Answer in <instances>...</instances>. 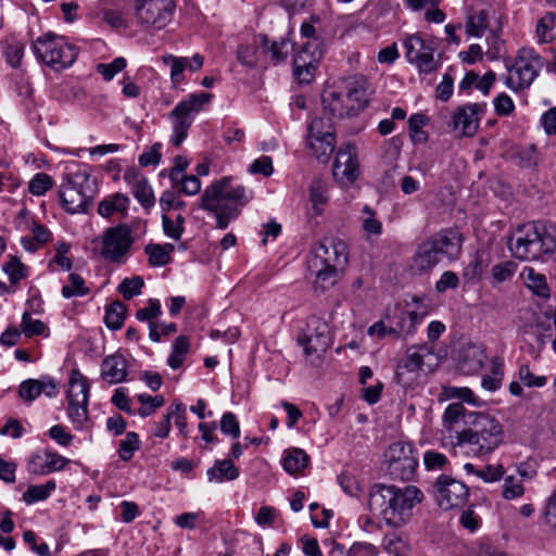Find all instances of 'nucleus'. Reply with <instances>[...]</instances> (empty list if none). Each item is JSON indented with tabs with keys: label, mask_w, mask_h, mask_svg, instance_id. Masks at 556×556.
I'll list each match as a JSON object with an SVG mask.
<instances>
[{
	"label": "nucleus",
	"mask_w": 556,
	"mask_h": 556,
	"mask_svg": "<svg viewBox=\"0 0 556 556\" xmlns=\"http://www.w3.org/2000/svg\"><path fill=\"white\" fill-rule=\"evenodd\" d=\"M62 184L90 199H93L97 192L96 181L91 177V168L86 164L71 163L67 165Z\"/></svg>",
	"instance_id": "obj_21"
},
{
	"label": "nucleus",
	"mask_w": 556,
	"mask_h": 556,
	"mask_svg": "<svg viewBox=\"0 0 556 556\" xmlns=\"http://www.w3.org/2000/svg\"><path fill=\"white\" fill-rule=\"evenodd\" d=\"M59 194L63 208L70 214L85 212L92 201V199L64 184L61 185Z\"/></svg>",
	"instance_id": "obj_29"
},
{
	"label": "nucleus",
	"mask_w": 556,
	"mask_h": 556,
	"mask_svg": "<svg viewBox=\"0 0 556 556\" xmlns=\"http://www.w3.org/2000/svg\"><path fill=\"white\" fill-rule=\"evenodd\" d=\"M298 341L306 355L325 352L330 345L329 327L324 320L311 317Z\"/></svg>",
	"instance_id": "obj_17"
},
{
	"label": "nucleus",
	"mask_w": 556,
	"mask_h": 556,
	"mask_svg": "<svg viewBox=\"0 0 556 556\" xmlns=\"http://www.w3.org/2000/svg\"><path fill=\"white\" fill-rule=\"evenodd\" d=\"M220 430L224 434L229 435L232 439L240 437V424L237 416L231 412L223 414L220 419Z\"/></svg>",
	"instance_id": "obj_61"
},
{
	"label": "nucleus",
	"mask_w": 556,
	"mask_h": 556,
	"mask_svg": "<svg viewBox=\"0 0 556 556\" xmlns=\"http://www.w3.org/2000/svg\"><path fill=\"white\" fill-rule=\"evenodd\" d=\"M21 328L26 337L39 336L46 330L45 324L39 319H34L28 312L22 316Z\"/></svg>",
	"instance_id": "obj_59"
},
{
	"label": "nucleus",
	"mask_w": 556,
	"mask_h": 556,
	"mask_svg": "<svg viewBox=\"0 0 556 556\" xmlns=\"http://www.w3.org/2000/svg\"><path fill=\"white\" fill-rule=\"evenodd\" d=\"M256 43L261 45L263 53L274 66L280 65L288 58L291 50L290 41L285 38L270 40L267 36L260 35Z\"/></svg>",
	"instance_id": "obj_28"
},
{
	"label": "nucleus",
	"mask_w": 556,
	"mask_h": 556,
	"mask_svg": "<svg viewBox=\"0 0 556 556\" xmlns=\"http://www.w3.org/2000/svg\"><path fill=\"white\" fill-rule=\"evenodd\" d=\"M516 156L519 160L520 164L528 168L535 167L539 162V152L536 148L532 144L519 148L518 151L516 152Z\"/></svg>",
	"instance_id": "obj_63"
},
{
	"label": "nucleus",
	"mask_w": 556,
	"mask_h": 556,
	"mask_svg": "<svg viewBox=\"0 0 556 556\" xmlns=\"http://www.w3.org/2000/svg\"><path fill=\"white\" fill-rule=\"evenodd\" d=\"M101 255L112 263L125 262L134 243L130 228L126 224L109 227L102 236Z\"/></svg>",
	"instance_id": "obj_12"
},
{
	"label": "nucleus",
	"mask_w": 556,
	"mask_h": 556,
	"mask_svg": "<svg viewBox=\"0 0 556 556\" xmlns=\"http://www.w3.org/2000/svg\"><path fill=\"white\" fill-rule=\"evenodd\" d=\"M126 315V306L119 302L115 301L110 304L106 308L104 321L105 325L113 330H117L122 328Z\"/></svg>",
	"instance_id": "obj_46"
},
{
	"label": "nucleus",
	"mask_w": 556,
	"mask_h": 556,
	"mask_svg": "<svg viewBox=\"0 0 556 556\" xmlns=\"http://www.w3.org/2000/svg\"><path fill=\"white\" fill-rule=\"evenodd\" d=\"M162 65L170 67V70H199L204 65V58L199 53L190 59L164 55L162 56Z\"/></svg>",
	"instance_id": "obj_37"
},
{
	"label": "nucleus",
	"mask_w": 556,
	"mask_h": 556,
	"mask_svg": "<svg viewBox=\"0 0 556 556\" xmlns=\"http://www.w3.org/2000/svg\"><path fill=\"white\" fill-rule=\"evenodd\" d=\"M308 464L307 454L301 448H292L286 452L283 468L290 475L300 473Z\"/></svg>",
	"instance_id": "obj_38"
},
{
	"label": "nucleus",
	"mask_w": 556,
	"mask_h": 556,
	"mask_svg": "<svg viewBox=\"0 0 556 556\" xmlns=\"http://www.w3.org/2000/svg\"><path fill=\"white\" fill-rule=\"evenodd\" d=\"M3 270L9 276L12 285L20 282L27 277V267L16 256H11L8 262L3 264Z\"/></svg>",
	"instance_id": "obj_50"
},
{
	"label": "nucleus",
	"mask_w": 556,
	"mask_h": 556,
	"mask_svg": "<svg viewBox=\"0 0 556 556\" xmlns=\"http://www.w3.org/2000/svg\"><path fill=\"white\" fill-rule=\"evenodd\" d=\"M526 279L528 287L538 295L546 298L548 296V287L546 283L545 276L536 273L531 267L525 268Z\"/></svg>",
	"instance_id": "obj_48"
},
{
	"label": "nucleus",
	"mask_w": 556,
	"mask_h": 556,
	"mask_svg": "<svg viewBox=\"0 0 556 556\" xmlns=\"http://www.w3.org/2000/svg\"><path fill=\"white\" fill-rule=\"evenodd\" d=\"M362 230L366 233L367 238L378 237L382 233V223L376 217V213L365 205L361 216Z\"/></svg>",
	"instance_id": "obj_42"
},
{
	"label": "nucleus",
	"mask_w": 556,
	"mask_h": 556,
	"mask_svg": "<svg viewBox=\"0 0 556 556\" xmlns=\"http://www.w3.org/2000/svg\"><path fill=\"white\" fill-rule=\"evenodd\" d=\"M309 200L316 214H321L328 201L327 186L320 179H314L309 186Z\"/></svg>",
	"instance_id": "obj_44"
},
{
	"label": "nucleus",
	"mask_w": 556,
	"mask_h": 556,
	"mask_svg": "<svg viewBox=\"0 0 556 556\" xmlns=\"http://www.w3.org/2000/svg\"><path fill=\"white\" fill-rule=\"evenodd\" d=\"M444 393L448 399H458L471 405H479V400L467 387H446Z\"/></svg>",
	"instance_id": "obj_62"
},
{
	"label": "nucleus",
	"mask_w": 556,
	"mask_h": 556,
	"mask_svg": "<svg viewBox=\"0 0 556 556\" xmlns=\"http://www.w3.org/2000/svg\"><path fill=\"white\" fill-rule=\"evenodd\" d=\"M488 27V12L480 10L468 17L466 30L470 36L480 37Z\"/></svg>",
	"instance_id": "obj_51"
},
{
	"label": "nucleus",
	"mask_w": 556,
	"mask_h": 556,
	"mask_svg": "<svg viewBox=\"0 0 556 556\" xmlns=\"http://www.w3.org/2000/svg\"><path fill=\"white\" fill-rule=\"evenodd\" d=\"M519 379L528 388H542L547 382V378L545 376H535L527 365H522L519 368Z\"/></svg>",
	"instance_id": "obj_64"
},
{
	"label": "nucleus",
	"mask_w": 556,
	"mask_h": 556,
	"mask_svg": "<svg viewBox=\"0 0 556 556\" xmlns=\"http://www.w3.org/2000/svg\"><path fill=\"white\" fill-rule=\"evenodd\" d=\"M144 281L140 276L125 278L118 286V292L125 300H130L141 293Z\"/></svg>",
	"instance_id": "obj_56"
},
{
	"label": "nucleus",
	"mask_w": 556,
	"mask_h": 556,
	"mask_svg": "<svg viewBox=\"0 0 556 556\" xmlns=\"http://www.w3.org/2000/svg\"><path fill=\"white\" fill-rule=\"evenodd\" d=\"M26 469L33 476L50 475L48 464V450L33 453L27 460Z\"/></svg>",
	"instance_id": "obj_45"
},
{
	"label": "nucleus",
	"mask_w": 556,
	"mask_h": 556,
	"mask_svg": "<svg viewBox=\"0 0 556 556\" xmlns=\"http://www.w3.org/2000/svg\"><path fill=\"white\" fill-rule=\"evenodd\" d=\"M89 394L90 383L88 379L78 369H73L66 391V414L77 430L84 429L88 420Z\"/></svg>",
	"instance_id": "obj_8"
},
{
	"label": "nucleus",
	"mask_w": 556,
	"mask_h": 556,
	"mask_svg": "<svg viewBox=\"0 0 556 556\" xmlns=\"http://www.w3.org/2000/svg\"><path fill=\"white\" fill-rule=\"evenodd\" d=\"M139 447V435L132 431L127 432L126 437L119 442L118 456L122 460L127 462Z\"/></svg>",
	"instance_id": "obj_53"
},
{
	"label": "nucleus",
	"mask_w": 556,
	"mask_h": 556,
	"mask_svg": "<svg viewBox=\"0 0 556 556\" xmlns=\"http://www.w3.org/2000/svg\"><path fill=\"white\" fill-rule=\"evenodd\" d=\"M311 43H306L300 53L298 54V58L295 60V68L294 70H315L316 68V62L321 58V50H319L317 47L314 48V51L311 52Z\"/></svg>",
	"instance_id": "obj_47"
},
{
	"label": "nucleus",
	"mask_w": 556,
	"mask_h": 556,
	"mask_svg": "<svg viewBox=\"0 0 556 556\" xmlns=\"http://www.w3.org/2000/svg\"><path fill=\"white\" fill-rule=\"evenodd\" d=\"M491 372L482 378L481 386L489 392L497 391L504 377V361L498 356L491 358Z\"/></svg>",
	"instance_id": "obj_36"
},
{
	"label": "nucleus",
	"mask_w": 556,
	"mask_h": 556,
	"mask_svg": "<svg viewBox=\"0 0 556 556\" xmlns=\"http://www.w3.org/2000/svg\"><path fill=\"white\" fill-rule=\"evenodd\" d=\"M130 200L126 194L114 193L105 197L98 205V213L102 217H110L114 213L126 214Z\"/></svg>",
	"instance_id": "obj_33"
},
{
	"label": "nucleus",
	"mask_w": 556,
	"mask_h": 556,
	"mask_svg": "<svg viewBox=\"0 0 556 556\" xmlns=\"http://www.w3.org/2000/svg\"><path fill=\"white\" fill-rule=\"evenodd\" d=\"M386 552L393 556H408L409 548L407 543L396 533H389L383 539Z\"/></svg>",
	"instance_id": "obj_49"
},
{
	"label": "nucleus",
	"mask_w": 556,
	"mask_h": 556,
	"mask_svg": "<svg viewBox=\"0 0 556 556\" xmlns=\"http://www.w3.org/2000/svg\"><path fill=\"white\" fill-rule=\"evenodd\" d=\"M425 498L421 490L415 485L375 484L369 492V508L377 513L392 528L409 522L414 508Z\"/></svg>",
	"instance_id": "obj_2"
},
{
	"label": "nucleus",
	"mask_w": 556,
	"mask_h": 556,
	"mask_svg": "<svg viewBox=\"0 0 556 556\" xmlns=\"http://www.w3.org/2000/svg\"><path fill=\"white\" fill-rule=\"evenodd\" d=\"M90 289L87 287L85 279L76 273H71L67 277V283L62 288V296L65 299L81 298L87 295Z\"/></svg>",
	"instance_id": "obj_39"
},
{
	"label": "nucleus",
	"mask_w": 556,
	"mask_h": 556,
	"mask_svg": "<svg viewBox=\"0 0 556 556\" xmlns=\"http://www.w3.org/2000/svg\"><path fill=\"white\" fill-rule=\"evenodd\" d=\"M349 260L348 245L339 238H325L311 251L307 263L342 269Z\"/></svg>",
	"instance_id": "obj_13"
},
{
	"label": "nucleus",
	"mask_w": 556,
	"mask_h": 556,
	"mask_svg": "<svg viewBox=\"0 0 556 556\" xmlns=\"http://www.w3.org/2000/svg\"><path fill=\"white\" fill-rule=\"evenodd\" d=\"M53 187V179L46 173H37L28 184V191L36 195H43Z\"/></svg>",
	"instance_id": "obj_57"
},
{
	"label": "nucleus",
	"mask_w": 556,
	"mask_h": 556,
	"mask_svg": "<svg viewBox=\"0 0 556 556\" xmlns=\"http://www.w3.org/2000/svg\"><path fill=\"white\" fill-rule=\"evenodd\" d=\"M41 393L47 397L58 395V383L52 377L42 376L40 379H27L20 384L18 395L25 402L35 401Z\"/></svg>",
	"instance_id": "obj_23"
},
{
	"label": "nucleus",
	"mask_w": 556,
	"mask_h": 556,
	"mask_svg": "<svg viewBox=\"0 0 556 556\" xmlns=\"http://www.w3.org/2000/svg\"><path fill=\"white\" fill-rule=\"evenodd\" d=\"M513 255L521 261H535L556 250V227L533 222L517 227L508 241Z\"/></svg>",
	"instance_id": "obj_4"
},
{
	"label": "nucleus",
	"mask_w": 556,
	"mask_h": 556,
	"mask_svg": "<svg viewBox=\"0 0 556 556\" xmlns=\"http://www.w3.org/2000/svg\"><path fill=\"white\" fill-rule=\"evenodd\" d=\"M138 401L142 404V406L138 409V414L141 417H148L152 415L155 409L162 407L165 403L162 395L152 396L147 393L139 394Z\"/></svg>",
	"instance_id": "obj_58"
},
{
	"label": "nucleus",
	"mask_w": 556,
	"mask_h": 556,
	"mask_svg": "<svg viewBox=\"0 0 556 556\" xmlns=\"http://www.w3.org/2000/svg\"><path fill=\"white\" fill-rule=\"evenodd\" d=\"M174 10V0H135L137 18L157 29L164 28L170 22Z\"/></svg>",
	"instance_id": "obj_16"
},
{
	"label": "nucleus",
	"mask_w": 556,
	"mask_h": 556,
	"mask_svg": "<svg viewBox=\"0 0 556 556\" xmlns=\"http://www.w3.org/2000/svg\"><path fill=\"white\" fill-rule=\"evenodd\" d=\"M206 475L210 482L223 483L236 480L239 477V469L231 459H216Z\"/></svg>",
	"instance_id": "obj_32"
},
{
	"label": "nucleus",
	"mask_w": 556,
	"mask_h": 556,
	"mask_svg": "<svg viewBox=\"0 0 556 556\" xmlns=\"http://www.w3.org/2000/svg\"><path fill=\"white\" fill-rule=\"evenodd\" d=\"M62 184L90 199H93L97 192L96 181L91 177V168L86 164L71 163L67 165Z\"/></svg>",
	"instance_id": "obj_22"
},
{
	"label": "nucleus",
	"mask_w": 556,
	"mask_h": 556,
	"mask_svg": "<svg viewBox=\"0 0 556 556\" xmlns=\"http://www.w3.org/2000/svg\"><path fill=\"white\" fill-rule=\"evenodd\" d=\"M127 361L121 353H114L103 358L101 378L110 384L125 381L127 377Z\"/></svg>",
	"instance_id": "obj_27"
},
{
	"label": "nucleus",
	"mask_w": 556,
	"mask_h": 556,
	"mask_svg": "<svg viewBox=\"0 0 556 556\" xmlns=\"http://www.w3.org/2000/svg\"><path fill=\"white\" fill-rule=\"evenodd\" d=\"M517 270V264L514 261H504L495 264L491 269L493 282L502 283L513 278Z\"/></svg>",
	"instance_id": "obj_55"
},
{
	"label": "nucleus",
	"mask_w": 556,
	"mask_h": 556,
	"mask_svg": "<svg viewBox=\"0 0 556 556\" xmlns=\"http://www.w3.org/2000/svg\"><path fill=\"white\" fill-rule=\"evenodd\" d=\"M536 77V72H507L504 84L513 91L528 88Z\"/></svg>",
	"instance_id": "obj_43"
},
{
	"label": "nucleus",
	"mask_w": 556,
	"mask_h": 556,
	"mask_svg": "<svg viewBox=\"0 0 556 556\" xmlns=\"http://www.w3.org/2000/svg\"><path fill=\"white\" fill-rule=\"evenodd\" d=\"M332 83L344 92L346 100L350 101L348 111L362 112L368 106L374 88L365 75L349 73Z\"/></svg>",
	"instance_id": "obj_10"
},
{
	"label": "nucleus",
	"mask_w": 556,
	"mask_h": 556,
	"mask_svg": "<svg viewBox=\"0 0 556 556\" xmlns=\"http://www.w3.org/2000/svg\"><path fill=\"white\" fill-rule=\"evenodd\" d=\"M405 58L413 65L421 67L433 60L435 41L427 39L419 34L406 36L403 40Z\"/></svg>",
	"instance_id": "obj_19"
},
{
	"label": "nucleus",
	"mask_w": 556,
	"mask_h": 556,
	"mask_svg": "<svg viewBox=\"0 0 556 556\" xmlns=\"http://www.w3.org/2000/svg\"><path fill=\"white\" fill-rule=\"evenodd\" d=\"M56 488V482L53 479L46 481L43 484H31L22 495V500L27 505H33L37 502L46 501L51 496Z\"/></svg>",
	"instance_id": "obj_35"
},
{
	"label": "nucleus",
	"mask_w": 556,
	"mask_h": 556,
	"mask_svg": "<svg viewBox=\"0 0 556 556\" xmlns=\"http://www.w3.org/2000/svg\"><path fill=\"white\" fill-rule=\"evenodd\" d=\"M462 250V238L454 229H444L424 241L417 249L412 269L424 274L430 271L443 257L455 260Z\"/></svg>",
	"instance_id": "obj_5"
},
{
	"label": "nucleus",
	"mask_w": 556,
	"mask_h": 556,
	"mask_svg": "<svg viewBox=\"0 0 556 556\" xmlns=\"http://www.w3.org/2000/svg\"><path fill=\"white\" fill-rule=\"evenodd\" d=\"M33 50L45 65L60 68L72 66L78 55V49L75 46L51 33L38 37L33 43Z\"/></svg>",
	"instance_id": "obj_6"
},
{
	"label": "nucleus",
	"mask_w": 556,
	"mask_h": 556,
	"mask_svg": "<svg viewBox=\"0 0 556 556\" xmlns=\"http://www.w3.org/2000/svg\"><path fill=\"white\" fill-rule=\"evenodd\" d=\"M212 98L213 94L208 92L191 93L170 111L169 118L173 125L170 142L176 147L180 146L187 137L194 116L210 104Z\"/></svg>",
	"instance_id": "obj_7"
},
{
	"label": "nucleus",
	"mask_w": 556,
	"mask_h": 556,
	"mask_svg": "<svg viewBox=\"0 0 556 556\" xmlns=\"http://www.w3.org/2000/svg\"><path fill=\"white\" fill-rule=\"evenodd\" d=\"M434 500L444 510L460 508L468 501L467 485L452 477L442 475L434 483Z\"/></svg>",
	"instance_id": "obj_15"
},
{
	"label": "nucleus",
	"mask_w": 556,
	"mask_h": 556,
	"mask_svg": "<svg viewBox=\"0 0 556 556\" xmlns=\"http://www.w3.org/2000/svg\"><path fill=\"white\" fill-rule=\"evenodd\" d=\"M384 457L389 473L394 479L409 481L414 478L418 460L410 444L394 442L387 450Z\"/></svg>",
	"instance_id": "obj_11"
},
{
	"label": "nucleus",
	"mask_w": 556,
	"mask_h": 556,
	"mask_svg": "<svg viewBox=\"0 0 556 556\" xmlns=\"http://www.w3.org/2000/svg\"><path fill=\"white\" fill-rule=\"evenodd\" d=\"M332 173L341 186L348 187L356 181L359 175V163L355 147L346 144L339 148Z\"/></svg>",
	"instance_id": "obj_18"
},
{
	"label": "nucleus",
	"mask_w": 556,
	"mask_h": 556,
	"mask_svg": "<svg viewBox=\"0 0 556 556\" xmlns=\"http://www.w3.org/2000/svg\"><path fill=\"white\" fill-rule=\"evenodd\" d=\"M485 103H466L453 111L447 127L459 137H473L485 113Z\"/></svg>",
	"instance_id": "obj_14"
},
{
	"label": "nucleus",
	"mask_w": 556,
	"mask_h": 556,
	"mask_svg": "<svg viewBox=\"0 0 556 556\" xmlns=\"http://www.w3.org/2000/svg\"><path fill=\"white\" fill-rule=\"evenodd\" d=\"M24 49V45L16 40H8L3 43V55L11 67H17L21 65Z\"/></svg>",
	"instance_id": "obj_52"
},
{
	"label": "nucleus",
	"mask_w": 556,
	"mask_h": 556,
	"mask_svg": "<svg viewBox=\"0 0 556 556\" xmlns=\"http://www.w3.org/2000/svg\"><path fill=\"white\" fill-rule=\"evenodd\" d=\"M251 199V192L241 186L233 185L230 177H224L210 185L201 198V208L213 214L219 229L228 227L237 218L241 207Z\"/></svg>",
	"instance_id": "obj_3"
},
{
	"label": "nucleus",
	"mask_w": 556,
	"mask_h": 556,
	"mask_svg": "<svg viewBox=\"0 0 556 556\" xmlns=\"http://www.w3.org/2000/svg\"><path fill=\"white\" fill-rule=\"evenodd\" d=\"M307 148L321 163H327L336 148L334 128L329 118L315 117L307 126Z\"/></svg>",
	"instance_id": "obj_9"
},
{
	"label": "nucleus",
	"mask_w": 556,
	"mask_h": 556,
	"mask_svg": "<svg viewBox=\"0 0 556 556\" xmlns=\"http://www.w3.org/2000/svg\"><path fill=\"white\" fill-rule=\"evenodd\" d=\"M525 493L523 484L513 476L504 479L502 495L505 500H515L521 497Z\"/></svg>",
	"instance_id": "obj_60"
},
{
	"label": "nucleus",
	"mask_w": 556,
	"mask_h": 556,
	"mask_svg": "<svg viewBox=\"0 0 556 556\" xmlns=\"http://www.w3.org/2000/svg\"><path fill=\"white\" fill-rule=\"evenodd\" d=\"M466 418V408L462 403H451L445 408L442 416V425L445 432V435L442 439V445L444 446V441L448 440L452 437H456V433H459L462 430H458V425L462 420Z\"/></svg>",
	"instance_id": "obj_30"
},
{
	"label": "nucleus",
	"mask_w": 556,
	"mask_h": 556,
	"mask_svg": "<svg viewBox=\"0 0 556 556\" xmlns=\"http://www.w3.org/2000/svg\"><path fill=\"white\" fill-rule=\"evenodd\" d=\"M456 359L457 368L462 374H478L488 359L486 348L481 342H468L460 348Z\"/></svg>",
	"instance_id": "obj_20"
},
{
	"label": "nucleus",
	"mask_w": 556,
	"mask_h": 556,
	"mask_svg": "<svg viewBox=\"0 0 556 556\" xmlns=\"http://www.w3.org/2000/svg\"><path fill=\"white\" fill-rule=\"evenodd\" d=\"M131 191L134 197L144 208H151L155 204L154 192L148 179L136 185Z\"/></svg>",
	"instance_id": "obj_54"
},
{
	"label": "nucleus",
	"mask_w": 556,
	"mask_h": 556,
	"mask_svg": "<svg viewBox=\"0 0 556 556\" xmlns=\"http://www.w3.org/2000/svg\"><path fill=\"white\" fill-rule=\"evenodd\" d=\"M323 104L325 112L338 118L354 117L361 113L348 111L350 101L346 100L344 92L333 83L328 84L324 90Z\"/></svg>",
	"instance_id": "obj_24"
},
{
	"label": "nucleus",
	"mask_w": 556,
	"mask_h": 556,
	"mask_svg": "<svg viewBox=\"0 0 556 556\" xmlns=\"http://www.w3.org/2000/svg\"><path fill=\"white\" fill-rule=\"evenodd\" d=\"M424 315L425 313L397 308L393 316L387 317L390 323L389 333L399 337L412 334L421 323Z\"/></svg>",
	"instance_id": "obj_26"
},
{
	"label": "nucleus",
	"mask_w": 556,
	"mask_h": 556,
	"mask_svg": "<svg viewBox=\"0 0 556 556\" xmlns=\"http://www.w3.org/2000/svg\"><path fill=\"white\" fill-rule=\"evenodd\" d=\"M189 339L185 336H179L175 339L172 348V353L167 358V364L172 369H178L182 366L185 357L189 352Z\"/></svg>",
	"instance_id": "obj_41"
},
{
	"label": "nucleus",
	"mask_w": 556,
	"mask_h": 556,
	"mask_svg": "<svg viewBox=\"0 0 556 556\" xmlns=\"http://www.w3.org/2000/svg\"><path fill=\"white\" fill-rule=\"evenodd\" d=\"M469 424L456 437L444 441V447L455 454L464 453L473 457H484L493 453L504 442V428L493 416L484 413H469Z\"/></svg>",
	"instance_id": "obj_1"
},
{
	"label": "nucleus",
	"mask_w": 556,
	"mask_h": 556,
	"mask_svg": "<svg viewBox=\"0 0 556 556\" xmlns=\"http://www.w3.org/2000/svg\"><path fill=\"white\" fill-rule=\"evenodd\" d=\"M430 355H432V351L427 344L408 348L403 365H400L396 369V382L402 386L410 384V380L405 377V371L415 372L421 369L424 366L425 357Z\"/></svg>",
	"instance_id": "obj_25"
},
{
	"label": "nucleus",
	"mask_w": 556,
	"mask_h": 556,
	"mask_svg": "<svg viewBox=\"0 0 556 556\" xmlns=\"http://www.w3.org/2000/svg\"><path fill=\"white\" fill-rule=\"evenodd\" d=\"M542 58L532 48L519 50L513 70H539L543 67Z\"/></svg>",
	"instance_id": "obj_40"
},
{
	"label": "nucleus",
	"mask_w": 556,
	"mask_h": 556,
	"mask_svg": "<svg viewBox=\"0 0 556 556\" xmlns=\"http://www.w3.org/2000/svg\"><path fill=\"white\" fill-rule=\"evenodd\" d=\"M174 249V244L172 243H149L146 245L144 252L149 256V264L151 266L161 267L167 265L172 261V253Z\"/></svg>",
	"instance_id": "obj_34"
},
{
	"label": "nucleus",
	"mask_w": 556,
	"mask_h": 556,
	"mask_svg": "<svg viewBox=\"0 0 556 556\" xmlns=\"http://www.w3.org/2000/svg\"><path fill=\"white\" fill-rule=\"evenodd\" d=\"M307 268L313 278V288L316 292H325L331 289L339 279L338 268H329L323 265L317 267L313 266V263H307Z\"/></svg>",
	"instance_id": "obj_31"
}]
</instances>
